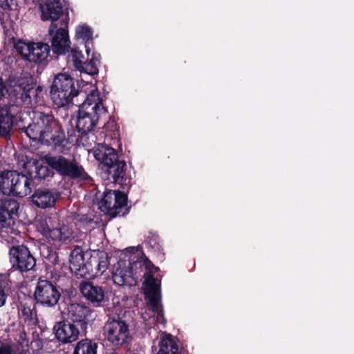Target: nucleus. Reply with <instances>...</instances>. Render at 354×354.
I'll use <instances>...</instances> for the list:
<instances>
[{"instance_id":"obj_9","label":"nucleus","mask_w":354,"mask_h":354,"mask_svg":"<svg viewBox=\"0 0 354 354\" xmlns=\"http://www.w3.org/2000/svg\"><path fill=\"white\" fill-rule=\"evenodd\" d=\"M127 195L121 191L109 190L104 193L99 203V208L105 214L111 218L117 216H126L131 207L127 206Z\"/></svg>"},{"instance_id":"obj_12","label":"nucleus","mask_w":354,"mask_h":354,"mask_svg":"<svg viewBox=\"0 0 354 354\" xmlns=\"http://www.w3.org/2000/svg\"><path fill=\"white\" fill-rule=\"evenodd\" d=\"M100 54L93 53L88 61L83 62L84 55L81 50L73 47L68 56V64L81 73H85L91 76L99 73L98 66L100 64Z\"/></svg>"},{"instance_id":"obj_33","label":"nucleus","mask_w":354,"mask_h":354,"mask_svg":"<svg viewBox=\"0 0 354 354\" xmlns=\"http://www.w3.org/2000/svg\"><path fill=\"white\" fill-rule=\"evenodd\" d=\"M17 6V0H0V8L4 11L16 10Z\"/></svg>"},{"instance_id":"obj_27","label":"nucleus","mask_w":354,"mask_h":354,"mask_svg":"<svg viewBox=\"0 0 354 354\" xmlns=\"http://www.w3.org/2000/svg\"><path fill=\"white\" fill-rule=\"evenodd\" d=\"M75 38L82 39L86 54L89 57L91 51L90 45H93V32L91 28L86 25L78 26L75 30Z\"/></svg>"},{"instance_id":"obj_26","label":"nucleus","mask_w":354,"mask_h":354,"mask_svg":"<svg viewBox=\"0 0 354 354\" xmlns=\"http://www.w3.org/2000/svg\"><path fill=\"white\" fill-rule=\"evenodd\" d=\"M97 343L88 338L80 340L73 351V354H97Z\"/></svg>"},{"instance_id":"obj_14","label":"nucleus","mask_w":354,"mask_h":354,"mask_svg":"<svg viewBox=\"0 0 354 354\" xmlns=\"http://www.w3.org/2000/svg\"><path fill=\"white\" fill-rule=\"evenodd\" d=\"M9 255L12 268L21 273L33 270L36 266L35 258L24 245L11 247Z\"/></svg>"},{"instance_id":"obj_38","label":"nucleus","mask_w":354,"mask_h":354,"mask_svg":"<svg viewBox=\"0 0 354 354\" xmlns=\"http://www.w3.org/2000/svg\"><path fill=\"white\" fill-rule=\"evenodd\" d=\"M80 221H84L88 224V223H91L93 221V219L88 218V216L86 215H83L82 216V218H80Z\"/></svg>"},{"instance_id":"obj_35","label":"nucleus","mask_w":354,"mask_h":354,"mask_svg":"<svg viewBox=\"0 0 354 354\" xmlns=\"http://www.w3.org/2000/svg\"><path fill=\"white\" fill-rule=\"evenodd\" d=\"M8 286V283L3 280L0 279V307L6 304L8 295L6 293V288Z\"/></svg>"},{"instance_id":"obj_37","label":"nucleus","mask_w":354,"mask_h":354,"mask_svg":"<svg viewBox=\"0 0 354 354\" xmlns=\"http://www.w3.org/2000/svg\"><path fill=\"white\" fill-rule=\"evenodd\" d=\"M12 348L8 345H2L0 346V354H12Z\"/></svg>"},{"instance_id":"obj_8","label":"nucleus","mask_w":354,"mask_h":354,"mask_svg":"<svg viewBox=\"0 0 354 354\" xmlns=\"http://www.w3.org/2000/svg\"><path fill=\"white\" fill-rule=\"evenodd\" d=\"M62 288L55 281L39 277L33 292L35 306L55 308L62 298Z\"/></svg>"},{"instance_id":"obj_15","label":"nucleus","mask_w":354,"mask_h":354,"mask_svg":"<svg viewBox=\"0 0 354 354\" xmlns=\"http://www.w3.org/2000/svg\"><path fill=\"white\" fill-rule=\"evenodd\" d=\"M93 310L88 306L80 304H71L68 307L66 319L81 329L86 335L88 324L93 319L91 317Z\"/></svg>"},{"instance_id":"obj_10","label":"nucleus","mask_w":354,"mask_h":354,"mask_svg":"<svg viewBox=\"0 0 354 354\" xmlns=\"http://www.w3.org/2000/svg\"><path fill=\"white\" fill-rule=\"evenodd\" d=\"M39 231L48 239L53 242L67 243L71 241L72 231L66 225H60L57 214H53L39 223Z\"/></svg>"},{"instance_id":"obj_30","label":"nucleus","mask_w":354,"mask_h":354,"mask_svg":"<svg viewBox=\"0 0 354 354\" xmlns=\"http://www.w3.org/2000/svg\"><path fill=\"white\" fill-rule=\"evenodd\" d=\"M42 91V88L40 86H32L28 85L27 88H24L23 93H21V100L24 102H28L31 103V98L35 97V102L37 103L39 100V96Z\"/></svg>"},{"instance_id":"obj_16","label":"nucleus","mask_w":354,"mask_h":354,"mask_svg":"<svg viewBox=\"0 0 354 354\" xmlns=\"http://www.w3.org/2000/svg\"><path fill=\"white\" fill-rule=\"evenodd\" d=\"M68 21L69 18L67 14L66 17L59 22L60 27H57L52 35H53L51 41L52 50L54 54L57 55H65L69 52L71 48V41L67 30Z\"/></svg>"},{"instance_id":"obj_7","label":"nucleus","mask_w":354,"mask_h":354,"mask_svg":"<svg viewBox=\"0 0 354 354\" xmlns=\"http://www.w3.org/2000/svg\"><path fill=\"white\" fill-rule=\"evenodd\" d=\"M42 161L52 168L55 174L62 178L76 180L86 174L84 167L75 158L48 153L43 157Z\"/></svg>"},{"instance_id":"obj_25","label":"nucleus","mask_w":354,"mask_h":354,"mask_svg":"<svg viewBox=\"0 0 354 354\" xmlns=\"http://www.w3.org/2000/svg\"><path fill=\"white\" fill-rule=\"evenodd\" d=\"M159 346L158 354H187L185 350L179 348L171 335L162 338Z\"/></svg>"},{"instance_id":"obj_19","label":"nucleus","mask_w":354,"mask_h":354,"mask_svg":"<svg viewBox=\"0 0 354 354\" xmlns=\"http://www.w3.org/2000/svg\"><path fill=\"white\" fill-rule=\"evenodd\" d=\"M55 337L62 344H69L76 341L81 329L67 319L55 323L53 327Z\"/></svg>"},{"instance_id":"obj_20","label":"nucleus","mask_w":354,"mask_h":354,"mask_svg":"<svg viewBox=\"0 0 354 354\" xmlns=\"http://www.w3.org/2000/svg\"><path fill=\"white\" fill-rule=\"evenodd\" d=\"M60 194L53 189L39 187L31 196V202L40 209L51 208L55 205Z\"/></svg>"},{"instance_id":"obj_3","label":"nucleus","mask_w":354,"mask_h":354,"mask_svg":"<svg viewBox=\"0 0 354 354\" xmlns=\"http://www.w3.org/2000/svg\"><path fill=\"white\" fill-rule=\"evenodd\" d=\"M95 158L102 165L106 179L119 185L123 190L131 186V178L127 174V163L120 158L117 151L106 143H97L93 149Z\"/></svg>"},{"instance_id":"obj_22","label":"nucleus","mask_w":354,"mask_h":354,"mask_svg":"<svg viewBox=\"0 0 354 354\" xmlns=\"http://www.w3.org/2000/svg\"><path fill=\"white\" fill-rule=\"evenodd\" d=\"M11 106L3 104L0 109V137L10 140L15 116L11 113Z\"/></svg>"},{"instance_id":"obj_4","label":"nucleus","mask_w":354,"mask_h":354,"mask_svg":"<svg viewBox=\"0 0 354 354\" xmlns=\"http://www.w3.org/2000/svg\"><path fill=\"white\" fill-rule=\"evenodd\" d=\"M106 113L107 109L103 106L98 95L92 91L86 95L77 111L75 127L81 134L77 140H80L85 145L84 142H86L87 135L95 129L101 115Z\"/></svg>"},{"instance_id":"obj_31","label":"nucleus","mask_w":354,"mask_h":354,"mask_svg":"<svg viewBox=\"0 0 354 354\" xmlns=\"http://www.w3.org/2000/svg\"><path fill=\"white\" fill-rule=\"evenodd\" d=\"M15 48L17 53L26 60L29 61L30 51V43L26 44L21 40L15 44Z\"/></svg>"},{"instance_id":"obj_1","label":"nucleus","mask_w":354,"mask_h":354,"mask_svg":"<svg viewBox=\"0 0 354 354\" xmlns=\"http://www.w3.org/2000/svg\"><path fill=\"white\" fill-rule=\"evenodd\" d=\"M159 270L141 252V256L136 261L130 257L129 262L119 261L114 266L112 279L115 284L119 286H133L137 283V278L143 273V293L149 309L157 315V320L165 322L163 306L161 303V282L154 277Z\"/></svg>"},{"instance_id":"obj_23","label":"nucleus","mask_w":354,"mask_h":354,"mask_svg":"<svg viewBox=\"0 0 354 354\" xmlns=\"http://www.w3.org/2000/svg\"><path fill=\"white\" fill-rule=\"evenodd\" d=\"M24 166H25L28 177L31 174V182H33L34 179L46 180L53 178L55 175L54 170L46 164L44 165L38 162H33L32 163H24Z\"/></svg>"},{"instance_id":"obj_32","label":"nucleus","mask_w":354,"mask_h":354,"mask_svg":"<svg viewBox=\"0 0 354 354\" xmlns=\"http://www.w3.org/2000/svg\"><path fill=\"white\" fill-rule=\"evenodd\" d=\"M159 236L157 234H153L147 237V243L155 252L161 253L162 248L159 241Z\"/></svg>"},{"instance_id":"obj_29","label":"nucleus","mask_w":354,"mask_h":354,"mask_svg":"<svg viewBox=\"0 0 354 354\" xmlns=\"http://www.w3.org/2000/svg\"><path fill=\"white\" fill-rule=\"evenodd\" d=\"M18 309L25 323L37 324L38 322L36 308H32L30 304L27 302H20Z\"/></svg>"},{"instance_id":"obj_11","label":"nucleus","mask_w":354,"mask_h":354,"mask_svg":"<svg viewBox=\"0 0 354 354\" xmlns=\"http://www.w3.org/2000/svg\"><path fill=\"white\" fill-rule=\"evenodd\" d=\"M106 340L113 346L121 347L130 338L129 325L123 320L109 318L104 326Z\"/></svg>"},{"instance_id":"obj_24","label":"nucleus","mask_w":354,"mask_h":354,"mask_svg":"<svg viewBox=\"0 0 354 354\" xmlns=\"http://www.w3.org/2000/svg\"><path fill=\"white\" fill-rule=\"evenodd\" d=\"M50 51V47L48 44L31 42L28 62L46 64Z\"/></svg>"},{"instance_id":"obj_36","label":"nucleus","mask_w":354,"mask_h":354,"mask_svg":"<svg viewBox=\"0 0 354 354\" xmlns=\"http://www.w3.org/2000/svg\"><path fill=\"white\" fill-rule=\"evenodd\" d=\"M8 93L7 86L3 81L2 77L0 76V96H5Z\"/></svg>"},{"instance_id":"obj_21","label":"nucleus","mask_w":354,"mask_h":354,"mask_svg":"<svg viewBox=\"0 0 354 354\" xmlns=\"http://www.w3.org/2000/svg\"><path fill=\"white\" fill-rule=\"evenodd\" d=\"M80 290L84 297L94 306H100L104 300V290L93 282L83 281L80 283Z\"/></svg>"},{"instance_id":"obj_5","label":"nucleus","mask_w":354,"mask_h":354,"mask_svg":"<svg viewBox=\"0 0 354 354\" xmlns=\"http://www.w3.org/2000/svg\"><path fill=\"white\" fill-rule=\"evenodd\" d=\"M50 95L53 102L59 108L74 104L75 97L81 95L85 99L87 95L80 91L77 80L67 73H59L55 77Z\"/></svg>"},{"instance_id":"obj_2","label":"nucleus","mask_w":354,"mask_h":354,"mask_svg":"<svg viewBox=\"0 0 354 354\" xmlns=\"http://www.w3.org/2000/svg\"><path fill=\"white\" fill-rule=\"evenodd\" d=\"M31 122L20 129L27 137L34 141L50 146L59 152H64L66 143L64 130L57 118L51 113L33 111Z\"/></svg>"},{"instance_id":"obj_18","label":"nucleus","mask_w":354,"mask_h":354,"mask_svg":"<svg viewBox=\"0 0 354 354\" xmlns=\"http://www.w3.org/2000/svg\"><path fill=\"white\" fill-rule=\"evenodd\" d=\"M19 203L12 198H0V229L10 228L18 217Z\"/></svg>"},{"instance_id":"obj_6","label":"nucleus","mask_w":354,"mask_h":354,"mask_svg":"<svg viewBox=\"0 0 354 354\" xmlns=\"http://www.w3.org/2000/svg\"><path fill=\"white\" fill-rule=\"evenodd\" d=\"M24 169L21 172L8 169L0 172L1 193L8 196L23 198L32 192L34 182H31V176L28 177L25 166Z\"/></svg>"},{"instance_id":"obj_28","label":"nucleus","mask_w":354,"mask_h":354,"mask_svg":"<svg viewBox=\"0 0 354 354\" xmlns=\"http://www.w3.org/2000/svg\"><path fill=\"white\" fill-rule=\"evenodd\" d=\"M95 276L102 274L109 265L108 254L104 252L98 253L96 256L90 255Z\"/></svg>"},{"instance_id":"obj_34","label":"nucleus","mask_w":354,"mask_h":354,"mask_svg":"<svg viewBox=\"0 0 354 354\" xmlns=\"http://www.w3.org/2000/svg\"><path fill=\"white\" fill-rule=\"evenodd\" d=\"M118 127L114 119H110L104 126V129L108 131H111L112 133L111 136H113L116 137L118 136Z\"/></svg>"},{"instance_id":"obj_17","label":"nucleus","mask_w":354,"mask_h":354,"mask_svg":"<svg viewBox=\"0 0 354 354\" xmlns=\"http://www.w3.org/2000/svg\"><path fill=\"white\" fill-rule=\"evenodd\" d=\"M39 8L41 12V20L52 21L48 29L49 35H52L57 28V21L63 15L62 3L60 0H45L44 3H40Z\"/></svg>"},{"instance_id":"obj_13","label":"nucleus","mask_w":354,"mask_h":354,"mask_svg":"<svg viewBox=\"0 0 354 354\" xmlns=\"http://www.w3.org/2000/svg\"><path fill=\"white\" fill-rule=\"evenodd\" d=\"M81 248H75L70 254V270L77 278L91 279L95 276L91 256L85 261V255Z\"/></svg>"}]
</instances>
